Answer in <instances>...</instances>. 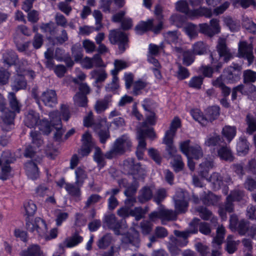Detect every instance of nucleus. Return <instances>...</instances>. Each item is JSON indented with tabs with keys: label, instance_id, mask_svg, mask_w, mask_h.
<instances>
[{
	"label": "nucleus",
	"instance_id": "423d86ee",
	"mask_svg": "<svg viewBox=\"0 0 256 256\" xmlns=\"http://www.w3.org/2000/svg\"><path fill=\"white\" fill-rule=\"evenodd\" d=\"M200 222V220L199 218H194L190 224L188 230L184 231L174 230V234L178 237L176 238H175V244L181 246H186L188 243V238L191 234H194L198 232V228H199Z\"/></svg>",
	"mask_w": 256,
	"mask_h": 256
},
{
	"label": "nucleus",
	"instance_id": "69168bd1",
	"mask_svg": "<svg viewBox=\"0 0 256 256\" xmlns=\"http://www.w3.org/2000/svg\"><path fill=\"white\" fill-rule=\"evenodd\" d=\"M51 190L45 185L40 184L36 189V194L37 196L44 197L52 194Z\"/></svg>",
	"mask_w": 256,
	"mask_h": 256
},
{
	"label": "nucleus",
	"instance_id": "4c0bfd02",
	"mask_svg": "<svg viewBox=\"0 0 256 256\" xmlns=\"http://www.w3.org/2000/svg\"><path fill=\"white\" fill-rule=\"evenodd\" d=\"M42 252L40 247L37 244H32L28 247L27 250H23L20 256H41Z\"/></svg>",
	"mask_w": 256,
	"mask_h": 256
},
{
	"label": "nucleus",
	"instance_id": "f03ea898",
	"mask_svg": "<svg viewBox=\"0 0 256 256\" xmlns=\"http://www.w3.org/2000/svg\"><path fill=\"white\" fill-rule=\"evenodd\" d=\"M132 147V142L130 136L127 134H124L116 140L112 148L106 153L104 156L107 158L110 159L130 151Z\"/></svg>",
	"mask_w": 256,
	"mask_h": 256
},
{
	"label": "nucleus",
	"instance_id": "ea45409f",
	"mask_svg": "<svg viewBox=\"0 0 256 256\" xmlns=\"http://www.w3.org/2000/svg\"><path fill=\"white\" fill-rule=\"evenodd\" d=\"M10 107L12 110V112H20L21 105L17 100L16 94L12 92L8 93V96Z\"/></svg>",
	"mask_w": 256,
	"mask_h": 256
},
{
	"label": "nucleus",
	"instance_id": "9b49d317",
	"mask_svg": "<svg viewBox=\"0 0 256 256\" xmlns=\"http://www.w3.org/2000/svg\"><path fill=\"white\" fill-rule=\"evenodd\" d=\"M16 159L12 156L9 152H2L0 158V166L2 167V172L0 174V179L6 180L8 178L10 167L9 164L15 161Z\"/></svg>",
	"mask_w": 256,
	"mask_h": 256
},
{
	"label": "nucleus",
	"instance_id": "6e6552de",
	"mask_svg": "<svg viewBox=\"0 0 256 256\" xmlns=\"http://www.w3.org/2000/svg\"><path fill=\"white\" fill-rule=\"evenodd\" d=\"M26 228L28 231L38 234L40 236H44L48 231L46 222L40 218L34 220L26 219Z\"/></svg>",
	"mask_w": 256,
	"mask_h": 256
},
{
	"label": "nucleus",
	"instance_id": "412c9836",
	"mask_svg": "<svg viewBox=\"0 0 256 256\" xmlns=\"http://www.w3.org/2000/svg\"><path fill=\"white\" fill-rule=\"evenodd\" d=\"M160 212V220L162 224H165L167 222L174 220L176 218L178 212L166 209L162 205L159 207Z\"/></svg>",
	"mask_w": 256,
	"mask_h": 256
},
{
	"label": "nucleus",
	"instance_id": "bb28decb",
	"mask_svg": "<svg viewBox=\"0 0 256 256\" xmlns=\"http://www.w3.org/2000/svg\"><path fill=\"white\" fill-rule=\"evenodd\" d=\"M26 86V82L24 76L21 74H18L14 76V80L11 85L12 90L16 92L25 88Z\"/></svg>",
	"mask_w": 256,
	"mask_h": 256
},
{
	"label": "nucleus",
	"instance_id": "052dcab7",
	"mask_svg": "<svg viewBox=\"0 0 256 256\" xmlns=\"http://www.w3.org/2000/svg\"><path fill=\"white\" fill-rule=\"evenodd\" d=\"M199 30L198 26L192 23L185 28V32L190 38H194L198 36Z\"/></svg>",
	"mask_w": 256,
	"mask_h": 256
},
{
	"label": "nucleus",
	"instance_id": "4be33fe9",
	"mask_svg": "<svg viewBox=\"0 0 256 256\" xmlns=\"http://www.w3.org/2000/svg\"><path fill=\"white\" fill-rule=\"evenodd\" d=\"M118 184L120 187L122 186L126 188L124 192L126 196H135L138 187V184L136 181L128 184L126 179L122 178L118 180Z\"/></svg>",
	"mask_w": 256,
	"mask_h": 256
},
{
	"label": "nucleus",
	"instance_id": "6e6d98bb",
	"mask_svg": "<svg viewBox=\"0 0 256 256\" xmlns=\"http://www.w3.org/2000/svg\"><path fill=\"white\" fill-rule=\"evenodd\" d=\"M148 211V208L147 207H146L144 208H142L141 207H136L130 210V214L134 216L136 220H139L144 217Z\"/></svg>",
	"mask_w": 256,
	"mask_h": 256
},
{
	"label": "nucleus",
	"instance_id": "72a5a7b5",
	"mask_svg": "<svg viewBox=\"0 0 256 256\" xmlns=\"http://www.w3.org/2000/svg\"><path fill=\"white\" fill-rule=\"evenodd\" d=\"M168 235L166 229L162 226H156L154 231V234L149 236L151 242H156L158 238H163Z\"/></svg>",
	"mask_w": 256,
	"mask_h": 256
},
{
	"label": "nucleus",
	"instance_id": "e2e57ef3",
	"mask_svg": "<svg viewBox=\"0 0 256 256\" xmlns=\"http://www.w3.org/2000/svg\"><path fill=\"white\" fill-rule=\"evenodd\" d=\"M233 236L229 235L227 238V243L226 250L229 254L234 253L237 249V246L239 242H236L232 240Z\"/></svg>",
	"mask_w": 256,
	"mask_h": 256
},
{
	"label": "nucleus",
	"instance_id": "2f4dec72",
	"mask_svg": "<svg viewBox=\"0 0 256 256\" xmlns=\"http://www.w3.org/2000/svg\"><path fill=\"white\" fill-rule=\"evenodd\" d=\"M153 196L152 190L150 187L144 186L139 192L138 200L141 203H144L150 200Z\"/></svg>",
	"mask_w": 256,
	"mask_h": 256
},
{
	"label": "nucleus",
	"instance_id": "9d476101",
	"mask_svg": "<svg viewBox=\"0 0 256 256\" xmlns=\"http://www.w3.org/2000/svg\"><path fill=\"white\" fill-rule=\"evenodd\" d=\"M108 39L112 44H118V48L122 52L128 47V38L126 34L119 30H111Z\"/></svg>",
	"mask_w": 256,
	"mask_h": 256
},
{
	"label": "nucleus",
	"instance_id": "393cba45",
	"mask_svg": "<svg viewBox=\"0 0 256 256\" xmlns=\"http://www.w3.org/2000/svg\"><path fill=\"white\" fill-rule=\"evenodd\" d=\"M180 33L177 30L168 31L164 34L165 40L170 44H179L181 42Z\"/></svg>",
	"mask_w": 256,
	"mask_h": 256
},
{
	"label": "nucleus",
	"instance_id": "a19ab883",
	"mask_svg": "<svg viewBox=\"0 0 256 256\" xmlns=\"http://www.w3.org/2000/svg\"><path fill=\"white\" fill-rule=\"evenodd\" d=\"M72 54L74 61L78 62L82 60L83 57V50L79 43H76L72 47Z\"/></svg>",
	"mask_w": 256,
	"mask_h": 256
},
{
	"label": "nucleus",
	"instance_id": "0eeeda50",
	"mask_svg": "<svg viewBox=\"0 0 256 256\" xmlns=\"http://www.w3.org/2000/svg\"><path fill=\"white\" fill-rule=\"evenodd\" d=\"M39 129L46 135H48L50 132H53L54 139L56 142H61L64 140L62 136L65 132V129L62 124L51 127L49 121L44 118L40 121Z\"/></svg>",
	"mask_w": 256,
	"mask_h": 256
},
{
	"label": "nucleus",
	"instance_id": "2eb2a0df",
	"mask_svg": "<svg viewBox=\"0 0 256 256\" xmlns=\"http://www.w3.org/2000/svg\"><path fill=\"white\" fill-rule=\"evenodd\" d=\"M105 221L108 226L113 230L116 235L123 234L122 230L127 228V225L124 219L118 220L114 214L108 215L105 218Z\"/></svg>",
	"mask_w": 256,
	"mask_h": 256
},
{
	"label": "nucleus",
	"instance_id": "f8f14e48",
	"mask_svg": "<svg viewBox=\"0 0 256 256\" xmlns=\"http://www.w3.org/2000/svg\"><path fill=\"white\" fill-rule=\"evenodd\" d=\"M242 69L240 66L235 64L225 68L223 76L226 82L232 84L238 82L240 78Z\"/></svg>",
	"mask_w": 256,
	"mask_h": 256
},
{
	"label": "nucleus",
	"instance_id": "7c9ffc66",
	"mask_svg": "<svg viewBox=\"0 0 256 256\" xmlns=\"http://www.w3.org/2000/svg\"><path fill=\"white\" fill-rule=\"evenodd\" d=\"M246 133L249 135H252L256 132V117L248 114L246 118Z\"/></svg>",
	"mask_w": 256,
	"mask_h": 256
},
{
	"label": "nucleus",
	"instance_id": "5701e85b",
	"mask_svg": "<svg viewBox=\"0 0 256 256\" xmlns=\"http://www.w3.org/2000/svg\"><path fill=\"white\" fill-rule=\"evenodd\" d=\"M122 241L128 244L130 247L134 246V250L138 248L140 245L138 234L136 232H135L132 235L129 233L125 234L122 238Z\"/></svg>",
	"mask_w": 256,
	"mask_h": 256
},
{
	"label": "nucleus",
	"instance_id": "13d9d810",
	"mask_svg": "<svg viewBox=\"0 0 256 256\" xmlns=\"http://www.w3.org/2000/svg\"><path fill=\"white\" fill-rule=\"evenodd\" d=\"M76 182V185L82 186L87 175L84 170L79 167L75 170Z\"/></svg>",
	"mask_w": 256,
	"mask_h": 256
},
{
	"label": "nucleus",
	"instance_id": "ddd939ff",
	"mask_svg": "<svg viewBox=\"0 0 256 256\" xmlns=\"http://www.w3.org/2000/svg\"><path fill=\"white\" fill-rule=\"evenodd\" d=\"M175 208L178 213L185 212L188 206V194L186 192L178 189L174 196Z\"/></svg>",
	"mask_w": 256,
	"mask_h": 256
},
{
	"label": "nucleus",
	"instance_id": "79ce46f5",
	"mask_svg": "<svg viewBox=\"0 0 256 256\" xmlns=\"http://www.w3.org/2000/svg\"><path fill=\"white\" fill-rule=\"evenodd\" d=\"M82 186L76 185V184H74L67 183L66 184L64 188L70 195L76 198H78L81 194L80 188Z\"/></svg>",
	"mask_w": 256,
	"mask_h": 256
},
{
	"label": "nucleus",
	"instance_id": "f257e3e1",
	"mask_svg": "<svg viewBox=\"0 0 256 256\" xmlns=\"http://www.w3.org/2000/svg\"><path fill=\"white\" fill-rule=\"evenodd\" d=\"M154 14L156 19H149L146 22L142 21L136 26L135 30L138 34H142L148 30H151L154 34L160 32L163 26L162 8L160 6H156Z\"/></svg>",
	"mask_w": 256,
	"mask_h": 256
},
{
	"label": "nucleus",
	"instance_id": "f3484780",
	"mask_svg": "<svg viewBox=\"0 0 256 256\" xmlns=\"http://www.w3.org/2000/svg\"><path fill=\"white\" fill-rule=\"evenodd\" d=\"M238 54L240 57L246 58L248 62V65L251 64L254 59L253 54V46L252 44H248L243 41L238 44Z\"/></svg>",
	"mask_w": 256,
	"mask_h": 256
},
{
	"label": "nucleus",
	"instance_id": "de8ad7c7",
	"mask_svg": "<svg viewBox=\"0 0 256 256\" xmlns=\"http://www.w3.org/2000/svg\"><path fill=\"white\" fill-rule=\"evenodd\" d=\"M236 129L235 126H225L222 130L223 136L226 138L228 142L236 136Z\"/></svg>",
	"mask_w": 256,
	"mask_h": 256
},
{
	"label": "nucleus",
	"instance_id": "1a4fd4ad",
	"mask_svg": "<svg viewBox=\"0 0 256 256\" xmlns=\"http://www.w3.org/2000/svg\"><path fill=\"white\" fill-rule=\"evenodd\" d=\"M216 48L218 55L217 56L216 52L211 53L210 56L212 63L217 62L220 57H224V60L226 62H228L232 58V56L226 46L225 39L222 38L218 39Z\"/></svg>",
	"mask_w": 256,
	"mask_h": 256
},
{
	"label": "nucleus",
	"instance_id": "bf43d9fd",
	"mask_svg": "<svg viewBox=\"0 0 256 256\" xmlns=\"http://www.w3.org/2000/svg\"><path fill=\"white\" fill-rule=\"evenodd\" d=\"M176 9L184 13L188 16L192 17V10L188 8V4L186 1H178L176 3Z\"/></svg>",
	"mask_w": 256,
	"mask_h": 256
},
{
	"label": "nucleus",
	"instance_id": "c85d7f7f",
	"mask_svg": "<svg viewBox=\"0 0 256 256\" xmlns=\"http://www.w3.org/2000/svg\"><path fill=\"white\" fill-rule=\"evenodd\" d=\"M25 168L27 176L32 180L36 179L38 176V170L37 166L32 161L26 163Z\"/></svg>",
	"mask_w": 256,
	"mask_h": 256
},
{
	"label": "nucleus",
	"instance_id": "c03bdc74",
	"mask_svg": "<svg viewBox=\"0 0 256 256\" xmlns=\"http://www.w3.org/2000/svg\"><path fill=\"white\" fill-rule=\"evenodd\" d=\"M96 130L98 134L100 141L102 144H104L106 140L110 138V132L108 129L103 128L102 124H99L96 128Z\"/></svg>",
	"mask_w": 256,
	"mask_h": 256
},
{
	"label": "nucleus",
	"instance_id": "cd10ccee",
	"mask_svg": "<svg viewBox=\"0 0 256 256\" xmlns=\"http://www.w3.org/2000/svg\"><path fill=\"white\" fill-rule=\"evenodd\" d=\"M18 57L16 53L12 50H8L2 55V62L8 66L14 65L18 60Z\"/></svg>",
	"mask_w": 256,
	"mask_h": 256
},
{
	"label": "nucleus",
	"instance_id": "680f3d73",
	"mask_svg": "<svg viewBox=\"0 0 256 256\" xmlns=\"http://www.w3.org/2000/svg\"><path fill=\"white\" fill-rule=\"evenodd\" d=\"M112 240V237L109 234L104 236L97 242V245L100 249H106L110 244Z\"/></svg>",
	"mask_w": 256,
	"mask_h": 256
},
{
	"label": "nucleus",
	"instance_id": "a18cd8bd",
	"mask_svg": "<svg viewBox=\"0 0 256 256\" xmlns=\"http://www.w3.org/2000/svg\"><path fill=\"white\" fill-rule=\"evenodd\" d=\"M51 127L62 124L60 112L58 110L50 112L48 114Z\"/></svg>",
	"mask_w": 256,
	"mask_h": 256
},
{
	"label": "nucleus",
	"instance_id": "39448f33",
	"mask_svg": "<svg viewBox=\"0 0 256 256\" xmlns=\"http://www.w3.org/2000/svg\"><path fill=\"white\" fill-rule=\"evenodd\" d=\"M244 196V192L240 190H234L231 192L226 199L224 204L219 206L218 214L222 219L224 220L226 218L227 212H232L234 210L232 202L240 201Z\"/></svg>",
	"mask_w": 256,
	"mask_h": 256
},
{
	"label": "nucleus",
	"instance_id": "b1692460",
	"mask_svg": "<svg viewBox=\"0 0 256 256\" xmlns=\"http://www.w3.org/2000/svg\"><path fill=\"white\" fill-rule=\"evenodd\" d=\"M40 120V115L37 112L30 110L26 115L24 124L28 128H33L36 126Z\"/></svg>",
	"mask_w": 256,
	"mask_h": 256
},
{
	"label": "nucleus",
	"instance_id": "e433bc0d",
	"mask_svg": "<svg viewBox=\"0 0 256 256\" xmlns=\"http://www.w3.org/2000/svg\"><path fill=\"white\" fill-rule=\"evenodd\" d=\"M90 74L96 83L104 82L108 76L106 70L104 68L94 70L91 72Z\"/></svg>",
	"mask_w": 256,
	"mask_h": 256
},
{
	"label": "nucleus",
	"instance_id": "864d4df0",
	"mask_svg": "<svg viewBox=\"0 0 256 256\" xmlns=\"http://www.w3.org/2000/svg\"><path fill=\"white\" fill-rule=\"evenodd\" d=\"M114 68L111 71L112 75H117L118 72L125 69L129 66V64L124 60H116L114 62Z\"/></svg>",
	"mask_w": 256,
	"mask_h": 256
},
{
	"label": "nucleus",
	"instance_id": "a211bd4d",
	"mask_svg": "<svg viewBox=\"0 0 256 256\" xmlns=\"http://www.w3.org/2000/svg\"><path fill=\"white\" fill-rule=\"evenodd\" d=\"M225 234V228L221 226H218L216 230V236L212 240V246L214 249L212 251L211 256H219L220 252L219 250L221 248V245L224 239Z\"/></svg>",
	"mask_w": 256,
	"mask_h": 256
},
{
	"label": "nucleus",
	"instance_id": "aec40b11",
	"mask_svg": "<svg viewBox=\"0 0 256 256\" xmlns=\"http://www.w3.org/2000/svg\"><path fill=\"white\" fill-rule=\"evenodd\" d=\"M82 144L78 150V154L82 156H88L90 152L93 144L90 134L86 132L82 136Z\"/></svg>",
	"mask_w": 256,
	"mask_h": 256
},
{
	"label": "nucleus",
	"instance_id": "7ed1b4c3",
	"mask_svg": "<svg viewBox=\"0 0 256 256\" xmlns=\"http://www.w3.org/2000/svg\"><path fill=\"white\" fill-rule=\"evenodd\" d=\"M230 228L232 231L237 232L241 236H244L247 233L248 236H254L256 234L255 225L250 226V222L244 219L238 220L236 215L230 216Z\"/></svg>",
	"mask_w": 256,
	"mask_h": 256
},
{
	"label": "nucleus",
	"instance_id": "473e14b6",
	"mask_svg": "<svg viewBox=\"0 0 256 256\" xmlns=\"http://www.w3.org/2000/svg\"><path fill=\"white\" fill-rule=\"evenodd\" d=\"M218 156L222 160L232 162L233 156L232 150L229 146H222L218 150Z\"/></svg>",
	"mask_w": 256,
	"mask_h": 256
},
{
	"label": "nucleus",
	"instance_id": "58836bf2",
	"mask_svg": "<svg viewBox=\"0 0 256 256\" xmlns=\"http://www.w3.org/2000/svg\"><path fill=\"white\" fill-rule=\"evenodd\" d=\"M224 139L220 135L216 134L208 136L205 141V144L208 146H220Z\"/></svg>",
	"mask_w": 256,
	"mask_h": 256
},
{
	"label": "nucleus",
	"instance_id": "a878e982",
	"mask_svg": "<svg viewBox=\"0 0 256 256\" xmlns=\"http://www.w3.org/2000/svg\"><path fill=\"white\" fill-rule=\"evenodd\" d=\"M201 199L203 204L206 206H216L220 200V196L209 192L208 193L204 192Z\"/></svg>",
	"mask_w": 256,
	"mask_h": 256
},
{
	"label": "nucleus",
	"instance_id": "6ab92c4d",
	"mask_svg": "<svg viewBox=\"0 0 256 256\" xmlns=\"http://www.w3.org/2000/svg\"><path fill=\"white\" fill-rule=\"evenodd\" d=\"M82 240L83 238L79 234L78 231H76L70 237L66 238L62 243L60 244L59 247L61 248H72L78 246Z\"/></svg>",
	"mask_w": 256,
	"mask_h": 256
},
{
	"label": "nucleus",
	"instance_id": "0e129e2a",
	"mask_svg": "<svg viewBox=\"0 0 256 256\" xmlns=\"http://www.w3.org/2000/svg\"><path fill=\"white\" fill-rule=\"evenodd\" d=\"M2 112H3L2 118L4 122L8 124H12L15 117V113L6 108L4 109Z\"/></svg>",
	"mask_w": 256,
	"mask_h": 256
},
{
	"label": "nucleus",
	"instance_id": "c756f323",
	"mask_svg": "<svg viewBox=\"0 0 256 256\" xmlns=\"http://www.w3.org/2000/svg\"><path fill=\"white\" fill-rule=\"evenodd\" d=\"M236 150L239 156H245L249 150V143L244 137H240L237 144Z\"/></svg>",
	"mask_w": 256,
	"mask_h": 256
},
{
	"label": "nucleus",
	"instance_id": "5fc2aeb1",
	"mask_svg": "<svg viewBox=\"0 0 256 256\" xmlns=\"http://www.w3.org/2000/svg\"><path fill=\"white\" fill-rule=\"evenodd\" d=\"M74 104L76 106L86 107L87 106L88 99L86 96L77 92L73 98Z\"/></svg>",
	"mask_w": 256,
	"mask_h": 256
},
{
	"label": "nucleus",
	"instance_id": "49530a36",
	"mask_svg": "<svg viewBox=\"0 0 256 256\" xmlns=\"http://www.w3.org/2000/svg\"><path fill=\"white\" fill-rule=\"evenodd\" d=\"M224 22L232 32L238 31L240 28V22L230 16H228L224 18Z\"/></svg>",
	"mask_w": 256,
	"mask_h": 256
},
{
	"label": "nucleus",
	"instance_id": "dca6fc26",
	"mask_svg": "<svg viewBox=\"0 0 256 256\" xmlns=\"http://www.w3.org/2000/svg\"><path fill=\"white\" fill-rule=\"evenodd\" d=\"M34 98L36 102L40 104V100L46 106L50 108H54L58 104V98L56 92L52 90H46L44 92L40 98L36 95L34 96Z\"/></svg>",
	"mask_w": 256,
	"mask_h": 256
},
{
	"label": "nucleus",
	"instance_id": "37998d69",
	"mask_svg": "<svg viewBox=\"0 0 256 256\" xmlns=\"http://www.w3.org/2000/svg\"><path fill=\"white\" fill-rule=\"evenodd\" d=\"M207 49V45L202 41L195 42L192 46V51L196 55H202L205 54Z\"/></svg>",
	"mask_w": 256,
	"mask_h": 256
},
{
	"label": "nucleus",
	"instance_id": "3c124183",
	"mask_svg": "<svg viewBox=\"0 0 256 256\" xmlns=\"http://www.w3.org/2000/svg\"><path fill=\"white\" fill-rule=\"evenodd\" d=\"M191 14H192V17L204 16L206 18H210L212 14L210 9L204 7L194 10Z\"/></svg>",
	"mask_w": 256,
	"mask_h": 256
},
{
	"label": "nucleus",
	"instance_id": "4468645a",
	"mask_svg": "<svg viewBox=\"0 0 256 256\" xmlns=\"http://www.w3.org/2000/svg\"><path fill=\"white\" fill-rule=\"evenodd\" d=\"M189 140L182 142L180 144L182 152L186 156H189L195 159H198L202 156L203 153L200 146L198 144L190 146Z\"/></svg>",
	"mask_w": 256,
	"mask_h": 256
},
{
	"label": "nucleus",
	"instance_id": "603ef678",
	"mask_svg": "<svg viewBox=\"0 0 256 256\" xmlns=\"http://www.w3.org/2000/svg\"><path fill=\"white\" fill-rule=\"evenodd\" d=\"M123 166L124 169L132 174V172L135 170V168H139V163L136 164L134 158H128L124 161Z\"/></svg>",
	"mask_w": 256,
	"mask_h": 256
},
{
	"label": "nucleus",
	"instance_id": "8fccbe9b",
	"mask_svg": "<svg viewBox=\"0 0 256 256\" xmlns=\"http://www.w3.org/2000/svg\"><path fill=\"white\" fill-rule=\"evenodd\" d=\"M256 81V72L247 70L243 73V82L244 84H250Z\"/></svg>",
	"mask_w": 256,
	"mask_h": 256
},
{
	"label": "nucleus",
	"instance_id": "f704fd0d",
	"mask_svg": "<svg viewBox=\"0 0 256 256\" xmlns=\"http://www.w3.org/2000/svg\"><path fill=\"white\" fill-rule=\"evenodd\" d=\"M220 114V108L218 106L208 108L206 110L204 120L212 122L216 119Z\"/></svg>",
	"mask_w": 256,
	"mask_h": 256
},
{
	"label": "nucleus",
	"instance_id": "c9c22d12",
	"mask_svg": "<svg viewBox=\"0 0 256 256\" xmlns=\"http://www.w3.org/2000/svg\"><path fill=\"white\" fill-rule=\"evenodd\" d=\"M242 94L248 96L252 100H256V86L252 84H242Z\"/></svg>",
	"mask_w": 256,
	"mask_h": 256
},
{
	"label": "nucleus",
	"instance_id": "09e8293b",
	"mask_svg": "<svg viewBox=\"0 0 256 256\" xmlns=\"http://www.w3.org/2000/svg\"><path fill=\"white\" fill-rule=\"evenodd\" d=\"M94 160L98 164L100 169L104 168L106 164L104 158L102 150L99 148H96L94 154Z\"/></svg>",
	"mask_w": 256,
	"mask_h": 256
},
{
	"label": "nucleus",
	"instance_id": "4d7b16f0",
	"mask_svg": "<svg viewBox=\"0 0 256 256\" xmlns=\"http://www.w3.org/2000/svg\"><path fill=\"white\" fill-rule=\"evenodd\" d=\"M30 137L31 138L32 144L38 148L40 147L44 143L41 134L38 131L31 130Z\"/></svg>",
	"mask_w": 256,
	"mask_h": 256
},
{
	"label": "nucleus",
	"instance_id": "20e7f679",
	"mask_svg": "<svg viewBox=\"0 0 256 256\" xmlns=\"http://www.w3.org/2000/svg\"><path fill=\"white\" fill-rule=\"evenodd\" d=\"M213 167V161L212 159L206 158L200 164L199 172L200 176L213 184L214 190H218L222 184V178L218 172L213 173L208 178V172L210 169Z\"/></svg>",
	"mask_w": 256,
	"mask_h": 256
},
{
	"label": "nucleus",
	"instance_id": "774afa93",
	"mask_svg": "<svg viewBox=\"0 0 256 256\" xmlns=\"http://www.w3.org/2000/svg\"><path fill=\"white\" fill-rule=\"evenodd\" d=\"M55 214L56 216V221L58 226H60L68 217V212H62L60 210H56Z\"/></svg>",
	"mask_w": 256,
	"mask_h": 256
},
{
	"label": "nucleus",
	"instance_id": "338daca9",
	"mask_svg": "<svg viewBox=\"0 0 256 256\" xmlns=\"http://www.w3.org/2000/svg\"><path fill=\"white\" fill-rule=\"evenodd\" d=\"M40 28L42 32L48 33L50 35H54L56 33V26L52 22L42 24Z\"/></svg>",
	"mask_w": 256,
	"mask_h": 256
}]
</instances>
